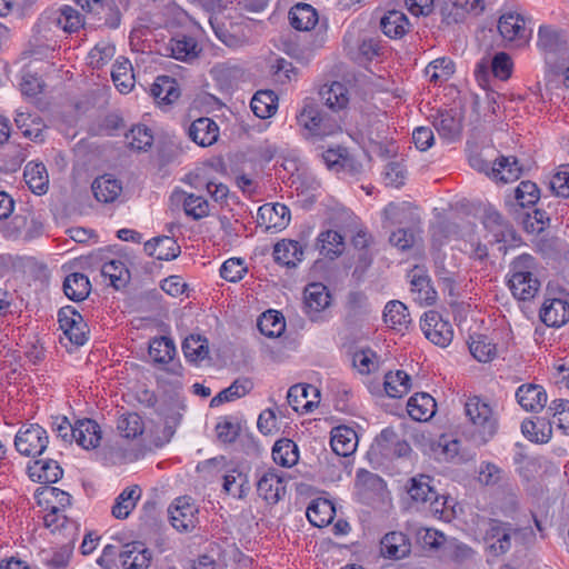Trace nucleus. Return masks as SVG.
Returning <instances> with one entry per match:
<instances>
[{
	"label": "nucleus",
	"instance_id": "22",
	"mask_svg": "<svg viewBox=\"0 0 569 569\" xmlns=\"http://www.w3.org/2000/svg\"><path fill=\"white\" fill-rule=\"evenodd\" d=\"M330 445L333 452L338 456L349 457L357 449L358 436L353 429L339 426L331 431Z\"/></svg>",
	"mask_w": 569,
	"mask_h": 569
},
{
	"label": "nucleus",
	"instance_id": "40",
	"mask_svg": "<svg viewBox=\"0 0 569 569\" xmlns=\"http://www.w3.org/2000/svg\"><path fill=\"white\" fill-rule=\"evenodd\" d=\"M141 497V489L138 486L127 487L117 498L112 506L111 513L117 519H126L136 508Z\"/></svg>",
	"mask_w": 569,
	"mask_h": 569
},
{
	"label": "nucleus",
	"instance_id": "47",
	"mask_svg": "<svg viewBox=\"0 0 569 569\" xmlns=\"http://www.w3.org/2000/svg\"><path fill=\"white\" fill-rule=\"evenodd\" d=\"M257 326L263 336L278 338L284 332L286 321L281 312L268 310L259 317Z\"/></svg>",
	"mask_w": 569,
	"mask_h": 569
},
{
	"label": "nucleus",
	"instance_id": "21",
	"mask_svg": "<svg viewBox=\"0 0 569 569\" xmlns=\"http://www.w3.org/2000/svg\"><path fill=\"white\" fill-rule=\"evenodd\" d=\"M72 439L84 449L97 448L101 440L100 426L91 419L79 420L73 427Z\"/></svg>",
	"mask_w": 569,
	"mask_h": 569
},
{
	"label": "nucleus",
	"instance_id": "35",
	"mask_svg": "<svg viewBox=\"0 0 569 569\" xmlns=\"http://www.w3.org/2000/svg\"><path fill=\"white\" fill-rule=\"evenodd\" d=\"M289 20L296 30L309 31L317 24L318 13L311 4L301 2L290 9Z\"/></svg>",
	"mask_w": 569,
	"mask_h": 569
},
{
	"label": "nucleus",
	"instance_id": "53",
	"mask_svg": "<svg viewBox=\"0 0 569 569\" xmlns=\"http://www.w3.org/2000/svg\"><path fill=\"white\" fill-rule=\"evenodd\" d=\"M117 430L122 438L134 439L143 433L144 423L138 413L128 412L118 418Z\"/></svg>",
	"mask_w": 569,
	"mask_h": 569
},
{
	"label": "nucleus",
	"instance_id": "6",
	"mask_svg": "<svg viewBox=\"0 0 569 569\" xmlns=\"http://www.w3.org/2000/svg\"><path fill=\"white\" fill-rule=\"evenodd\" d=\"M47 431L39 425H30L20 429L14 438V446L19 453L26 457L40 456L48 447Z\"/></svg>",
	"mask_w": 569,
	"mask_h": 569
},
{
	"label": "nucleus",
	"instance_id": "25",
	"mask_svg": "<svg viewBox=\"0 0 569 569\" xmlns=\"http://www.w3.org/2000/svg\"><path fill=\"white\" fill-rule=\"evenodd\" d=\"M483 226L488 231V242L500 243L506 242L509 237L512 236V229L508 222H506L501 214L496 210H487L483 217Z\"/></svg>",
	"mask_w": 569,
	"mask_h": 569
},
{
	"label": "nucleus",
	"instance_id": "10",
	"mask_svg": "<svg viewBox=\"0 0 569 569\" xmlns=\"http://www.w3.org/2000/svg\"><path fill=\"white\" fill-rule=\"evenodd\" d=\"M290 221V210L283 203H266L258 209L257 223L266 230L280 231Z\"/></svg>",
	"mask_w": 569,
	"mask_h": 569
},
{
	"label": "nucleus",
	"instance_id": "46",
	"mask_svg": "<svg viewBox=\"0 0 569 569\" xmlns=\"http://www.w3.org/2000/svg\"><path fill=\"white\" fill-rule=\"evenodd\" d=\"M91 284L87 276L74 272L69 274L63 282L64 295L73 301H82L90 293Z\"/></svg>",
	"mask_w": 569,
	"mask_h": 569
},
{
	"label": "nucleus",
	"instance_id": "34",
	"mask_svg": "<svg viewBox=\"0 0 569 569\" xmlns=\"http://www.w3.org/2000/svg\"><path fill=\"white\" fill-rule=\"evenodd\" d=\"M498 30L507 41L523 40L526 38L525 20L518 13H503L499 18Z\"/></svg>",
	"mask_w": 569,
	"mask_h": 569
},
{
	"label": "nucleus",
	"instance_id": "16",
	"mask_svg": "<svg viewBox=\"0 0 569 569\" xmlns=\"http://www.w3.org/2000/svg\"><path fill=\"white\" fill-rule=\"evenodd\" d=\"M118 556L124 569H148L152 558L141 542L127 543Z\"/></svg>",
	"mask_w": 569,
	"mask_h": 569
},
{
	"label": "nucleus",
	"instance_id": "49",
	"mask_svg": "<svg viewBox=\"0 0 569 569\" xmlns=\"http://www.w3.org/2000/svg\"><path fill=\"white\" fill-rule=\"evenodd\" d=\"M385 390L390 398H401L410 391L411 379L403 370L389 371L385 376Z\"/></svg>",
	"mask_w": 569,
	"mask_h": 569
},
{
	"label": "nucleus",
	"instance_id": "33",
	"mask_svg": "<svg viewBox=\"0 0 569 569\" xmlns=\"http://www.w3.org/2000/svg\"><path fill=\"white\" fill-rule=\"evenodd\" d=\"M31 41L37 47L53 48L57 43V30L44 10L38 17L33 28Z\"/></svg>",
	"mask_w": 569,
	"mask_h": 569
},
{
	"label": "nucleus",
	"instance_id": "37",
	"mask_svg": "<svg viewBox=\"0 0 569 569\" xmlns=\"http://www.w3.org/2000/svg\"><path fill=\"white\" fill-rule=\"evenodd\" d=\"M410 552V542L402 532L392 531L381 540V553L392 559L405 558Z\"/></svg>",
	"mask_w": 569,
	"mask_h": 569
},
{
	"label": "nucleus",
	"instance_id": "1",
	"mask_svg": "<svg viewBox=\"0 0 569 569\" xmlns=\"http://www.w3.org/2000/svg\"><path fill=\"white\" fill-rule=\"evenodd\" d=\"M465 415L471 426L470 437L477 446L486 445L498 430V419L491 406L478 396L465 402Z\"/></svg>",
	"mask_w": 569,
	"mask_h": 569
},
{
	"label": "nucleus",
	"instance_id": "42",
	"mask_svg": "<svg viewBox=\"0 0 569 569\" xmlns=\"http://www.w3.org/2000/svg\"><path fill=\"white\" fill-rule=\"evenodd\" d=\"M521 432L532 442L546 443L552 435V423L543 418L526 419L521 423Z\"/></svg>",
	"mask_w": 569,
	"mask_h": 569
},
{
	"label": "nucleus",
	"instance_id": "43",
	"mask_svg": "<svg viewBox=\"0 0 569 569\" xmlns=\"http://www.w3.org/2000/svg\"><path fill=\"white\" fill-rule=\"evenodd\" d=\"M320 253L328 259L338 258L345 250L343 237L336 230L321 232L317 239Z\"/></svg>",
	"mask_w": 569,
	"mask_h": 569
},
{
	"label": "nucleus",
	"instance_id": "63",
	"mask_svg": "<svg viewBox=\"0 0 569 569\" xmlns=\"http://www.w3.org/2000/svg\"><path fill=\"white\" fill-rule=\"evenodd\" d=\"M460 442L457 439H451L446 435H441L437 440L430 445L431 450L438 458L446 460L455 458L459 452Z\"/></svg>",
	"mask_w": 569,
	"mask_h": 569
},
{
	"label": "nucleus",
	"instance_id": "55",
	"mask_svg": "<svg viewBox=\"0 0 569 569\" xmlns=\"http://www.w3.org/2000/svg\"><path fill=\"white\" fill-rule=\"evenodd\" d=\"M433 126L440 137L449 140L457 138L461 130L460 120L456 118L451 111L440 112L436 117Z\"/></svg>",
	"mask_w": 569,
	"mask_h": 569
},
{
	"label": "nucleus",
	"instance_id": "52",
	"mask_svg": "<svg viewBox=\"0 0 569 569\" xmlns=\"http://www.w3.org/2000/svg\"><path fill=\"white\" fill-rule=\"evenodd\" d=\"M407 491L413 501L427 503L431 498H435L436 490L431 486L429 476L419 475L410 479Z\"/></svg>",
	"mask_w": 569,
	"mask_h": 569
},
{
	"label": "nucleus",
	"instance_id": "41",
	"mask_svg": "<svg viewBox=\"0 0 569 569\" xmlns=\"http://www.w3.org/2000/svg\"><path fill=\"white\" fill-rule=\"evenodd\" d=\"M336 513L333 505L327 499H316L307 508L306 515L310 523L321 528L331 522Z\"/></svg>",
	"mask_w": 569,
	"mask_h": 569
},
{
	"label": "nucleus",
	"instance_id": "32",
	"mask_svg": "<svg viewBox=\"0 0 569 569\" xmlns=\"http://www.w3.org/2000/svg\"><path fill=\"white\" fill-rule=\"evenodd\" d=\"M144 251L158 260H172L179 256L180 247L172 238L163 236L147 241Z\"/></svg>",
	"mask_w": 569,
	"mask_h": 569
},
{
	"label": "nucleus",
	"instance_id": "29",
	"mask_svg": "<svg viewBox=\"0 0 569 569\" xmlns=\"http://www.w3.org/2000/svg\"><path fill=\"white\" fill-rule=\"evenodd\" d=\"M91 188L96 199L103 203L116 201L122 192L121 182L111 174H103L96 178Z\"/></svg>",
	"mask_w": 569,
	"mask_h": 569
},
{
	"label": "nucleus",
	"instance_id": "57",
	"mask_svg": "<svg viewBox=\"0 0 569 569\" xmlns=\"http://www.w3.org/2000/svg\"><path fill=\"white\" fill-rule=\"evenodd\" d=\"M468 346L471 356H495L496 353L503 352L493 342L492 338L481 333L470 335Z\"/></svg>",
	"mask_w": 569,
	"mask_h": 569
},
{
	"label": "nucleus",
	"instance_id": "24",
	"mask_svg": "<svg viewBox=\"0 0 569 569\" xmlns=\"http://www.w3.org/2000/svg\"><path fill=\"white\" fill-rule=\"evenodd\" d=\"M436 401L427 392H417L407 402L408 415L416 421H428L436 413Z\"/></svg>",
	"mask_w": 569,
	"mask_h": 569
},
{
	"label": "nucleus",
	"instance_id": "45",
	"mask_svg": "<svg viewBox=\"0 0 569 569\" xmlns=\"http://www.w3.org/2000/svg\"><path fill=\"white\" fill-rule=\"evenodd\" d=\"M253 383L249 378H239L234 380L228 388L220 391L214 396L211 401V407H218L223 402L233 401L239 399L251 391Z\"/></svg>",
	"mask_w": 569,
	"mask_h": 569
},
{
	"label": "nucleus",
	"instance_id": "28",
	"mask_svg": "<svg viewBox=\"0 0 569 569\" xmlns=\"http://www.w3.org/2000/svg\"><path fill=\"white\" fill-rule=\"evenodd\" d=\"M14 123L23 137L33 141L43 140L46 124L39 116L19 109L16 111Z\"/></svg>",
	"mask_w": 569,
	"mask_h": 569
},
{
	"label": "nucleus",
	"instance_id": "59",
	"mask_svg": "<svg viewBox=\"0 0 569 569\" xmlns=\"http://www.w3.org/2000/svg\"><path fill=\"white\" fill-rule=\"evenodd\" d=\"M507 473L492 462L483 461L479 466L478 481L483 486H498L505 483Z\"/></svg>",
	"mask_w": 569,
	"mask_h": 569
},
{
	"label": "nucleus",
	"instance_id": "4",
	"mask_svg": "<svg viewBox=\"0 0 569 569\" xmlns=\"http://www.w3.org/2000/svg\"><path fill=\"white\" fill-rule=\"evenodd\" d=\"M331 305L329 289L321 282L309 283L303 291V311L313 321H322Z\"/></svg>",
	"mask_w": 569,
	"mask_h": 569
},
{
	"label": "nucleus",
	"instance_id": "11",
	"mask_svg": "<svg viewBox=\"0 0 569 569\" xmlns=\"http://www.w3.org/2000/svg\"><path fill=\"white\" fill-rule=\"evenodd\" d=\"M320 399V390L311 385H295L290 387L287 400L292 409L297 412H311L318 407Z\"/></svg>",
	"mask_w": 569,
	"mask_h": 569
},
{
	"label": "nucleus",
	"instance_id": "54",
	"mask_svg": "<svg viewBox=\"0 0 569 569\" xmlns=\"http://www.w3.org/2000/svg\"><path fill=\"white\" fill-rule=\"evenodd\" d=\"M455 72V64L448 58H438L425 69L428 80L435 84L447 81Z\"/></svg>",
	"mask_w": 569,
	"mask_h": 569
},
{
	"label": "nucleus",
	"instance_id": "14",
	"mask_svg": "<svg viewBox=\"0 0 569 569\" xmlns=\"http://www.w3.org/2000/svg\"><path fill=\"white\" fill-rule=\"evenodd\" d=\"M305 256L303 246L296 240L282 239L273 247L274 261L287 268H296Z\"/></svg>",
	"mask_w": 569,
	"mask_h": 569
},
{
	"label": "nucleus",
	"instance_id": "62",
	"mask_svg": "<svg viewBox=\"0 0 569 569\" xmlns=\"http://www.w3.org/2000/svg\"><path fill=\"white\" fill-rule=\"evenodd\" d=\"M356 486L362 492L380 493L383 491L386 483L378 475L360 469L357 472Z\"/></svg>",
	"mask_w": 569,
	"mask_h": 569
},
{
	"label": "nucleus",
	"instance_id": "12",
	"mask_svg": "<svg viewBox=\"0 0 569 569\" xmlns=\"http://www.w3.org/2000/svg\"><path fill=\"white\" fill-rule=\"evenodd\" d=\"M411 284V293L419 305L430 306L437 299V292L430 283L427 272L419 267H415L408 274Z\"/></svg>",
	"mask_w": 569,
	"mask_h": 569
},
{
	"label": "nucleus",
	"instance_id": "26",
	"mask_svg": "<svg viewBox=\"0 0 569 569\" xmlns=\"http://www.w3.org/2000/svg\"><path fill=\"white\" fill-rule=\"evenodd\" d=\"M87 23L97 28L118 29L121 24V12L114 0H104Z\"/></svg>",
	"mask_w": 569,
	"mask_h": 569
},
{
	"label": "nucleus",
	"instance_id": "2",
	"mask_svg": "<svg viewBox=\"0 0 569 569\" xmlns=\"http://www.w3.org/2000/svg\"><path fill=\"white\" fill-rule=\"evenodd\" d=\"M536 272L537 262L531 254L523 253L512 260L508 284L515 298L526 301L537 295L540 281Z\"/></svg>",
	"mask_w": 569,
	"mask_h": 569
},
{
	"label": "nucleus",
	"instance_id": "9",
	"mask_svg": "<svg viewBox=\"0 0 569 569\" xmlns=\"http://www.w3.org/2000/svg\"><path fill=\"white\" fill-rule=\"evenodd\" d=\"M513 527L510 522L498 519H489L485 532L488 549L493 556H501L511 549V536Z\"/></svg>",
	"mask_w": 569,
	"mask_h": 569
},
{
	"label": "nucleus",
	"instance_id": "18",
	"mask_svg": "<svg viewBox=\"0 0 569 569\" xmlns=\"http://www.w3.org/2000/svg\"><path fill=\"white\" fill-rule=\"evenodd\" d=\"M383 320L388 328L403 335L411 325L410 313L405 303L398 300L389 301L383 310Z\"/></svg>",
	"mask_w": 569,
	"mask_h": 569
},
{
	"label": "nucleus",
	"instance_id": "7",
	"mask_svg": "<svg viewBox=\"0 0 569 569\" xmlns=\"http://www.w3.org/2000/svg\"><path fill=\"white\" fill-rule=\"evenodd\" d=\"M425 337L436 346L445 348L450 345L453 337V330L448 321L433 310L425 312L420 322Z\"/></svg>",
	"mask_w": 569,
	"mask_h": 569
},
{
	"label": "nucleus",
	"instance_id": "5",
	"mask_svg": "<svg viewBox=\"0 0 569 569\" xmlns=\"http://www.w3.org/2000/svg\"><path fill=\"white\" fill-rule=\"evenodd\" d=\"M54 29L72 34L86 28L84 16L70 4L52 6L44 10Z\"/></svg>",
	"mask_w": 569,
	"mask_h": 569
},
{
	"label": "nucleus",
	"instance_id": "60",
	"mask_svg": "<svg viewBox=\"0 0 569 569\" xmlns=\"http://www.w3.org/2000/svg\"><path fill=\"white\" fill-rule=\"evenodd\" d=\"M151 365L156 369V379L159 382L164 381L169 375L182 376L183 368L179 358H152Z\"/></svg>",
	"mask_w": 569,
	"mask_h": 569
},
{
	"label": "nucleus",
	"instance_id": "44",
	"mask_svg": "<svg viewBox=\"0 0 569 569\" xmlns=\"http://www.w3.org/2000/svg\"><path fill=\"white\" fill-rule=\"evenodd\" d=\"M111 78L121 93H128L134 86L131 62L124 58L117 59L112 67Z\"/></svg>",
	"mask_w": 569,
	"mask_h": 569
},
{
	"label": "nucleus",
	"instance_id": "31",
	"mask_svg": "<svg viewBox=\"0 0 569 569\" xmlns=\"http://www.w3.org/2000/svg\"><path fill=\"white\" fill-rule=\"evenodd\" d=\"M382 32L391 39L402 38L410 29V22L405 12L389 10L380 20Z\"/></svg>",
	"mask_w": 569,
	"mask_h": 569
},
{
	"label": "nucleus",
	"instance_id": "61",
	"mask_svg": "<svg viewBox=\"0 0 569 569\" xmlns=\"http://www.w3.org/2000/svg\"><path fill=\"white\" fill-rule=\"evenodd\" d=\"M562 41L563 36L560 31L548 26H542L539 28L537 46L541 50L546 52H556Z\"/></svg>",
	"mask_w": 569,
	"mask_h": 569
},
{
	"label": "nucleus",
	"instance_id": "48",
	"mask_svg": "<svg viewBox=\"0 0 569 569\" xmlns=\"http://www.w3.org/2000/svg\"><path fill=\"white\" fill-rule=\"evenodd\" d=\"M101 276L109 279L110 284L117 290L124 288L130 280V272L120 259H113L103 263Z\"/></svg>",
	"mask_w": 569,
	"mask_h": 569
},
{
	"label": "nucleus",
	"instance_id": "64",
	"mask_svg": "<svg viewBox=\"0 0 569 569\" xmlns=\"http://www.w3.org/2000/svg\"><path fill=\"white\" fill-rule=\"evenodd\" d=\"M549 410L553 413V423L563 433H569V400L556 399L551 402Z\"/></svg>",
	"mask_w": 569,
	"mask_h": 569
},
{
	"label": "nucleus",
	"instance_id": "39",
	"mask_svg": "<svg viewBox=\"0 0 569 569\" xmlns=\"http://www.w3.org/2000/svg\"><path fill=\"white\" fill-rule=\"evenodd\" d=\"M29 475L39 482L54 483L62 477L63 471L54 460H36L29 466Z\"/></svg>",
	"mask_w": 569,
	"mask_h": 569
},
{
	"label": "nucleus",
	"instance_id": "36",
	"mask_svg": "<svg viewBox=\"0 0 569 569\" xmlns=\"http://www.w3.org/2000/svg\"><path fill=\"white\" fill-rule=\"evenodd\" d=\"M521 168L515 157H500L495 161L490 170L489 177L496 181L505 183L519 179Z\"/></svg>",
	"mask_w": 569,
	"mask_h": 569
},
{
	"label": "nucleus",
	"instance_id": "58",
	"mask_svg": "<svg viewBox=\"0 0 569 569\" xmlns=\"http://www.w3.org/2000/svg\"><path fill=\"white\" fill-rule=\"evenodd\" d=\"M126 140L131 149L147 151L153 143V134L148 127L139 124L126 134Z\"/></svg>",
	"mask_w": 569,
	"mask_h": 569
},
{
	"label": "nucleus",
	"instance_id": "17",
	"mask_svg": "<svg viewBox=\"0 0 569 569\" xmlns=\"http://www.w3.org/2000/svg\"><path fill=\"white\" fill-rule=\"evenodd\" d=\"M516 398L526 411L539 412L547 403L546 390L535 383L521 385L516 391Z\"/></svg>",
	"mask_w": 569,
	"mask_h": 569
},
{
	"label": "nucleus",
	"instance_id": "8",
	"mask_svg": "<svg viewBox=\"0 0 569 569\" xmlns=\"http://www.w3.org/2000/svg\"><path fill=\"white\" fill-rule=\"evenodd\" d=\"M198 508L189 497H179L168 508L173 528L180 532H190L198 525Z\"/></svg>",
	"mask_w": 569,
	"mask_h": 569
},
{
	"label": "nucleus",
	"instance_id": "27",
	"mask_svg": "<svg viewBox=\"0 0 569 569\" xmlns=\"http://www.w3.org/2000/svg\"><path fill=\"white\" fill-rule=\"evenodd\" d=\"M151 96L159 106L168 107L180 97V90L176 79L169 76H160L152 83Z\"/></svg>",
	"mask_w": 569,
	"mask_h": 569
},
{
	"label": "nucleus",
	"instance_id": "30",
	"mask_svg": "<svg viewBox=\"0 0 569 569\" xmlns=\"http://www.w3.org/2000/svg\"><path fill=\"white\" fill-rule=\"evenodd\" d=\"M23 178L33 193L41 196L48 191L49 176L42 162H28L24 167Z\"/></svg>",
	"mask_w": 569,
	"mask_h": 569
},
{
	"label": "nucleus",
	"instance_id": "51",
	"mask_svg": "<svg viewBox=\"0 0 569 569\" xmlns=\"http://www.w3.org/2000/svg\"><path fill=\"white\" fill-rule=\"evenodd\" d=\"M272 458L277 465L292 467L299 459L298 447L290 439H280L276 441L272 448Z\"/></svg>",
	"mask_w": 569,
	"mask_h": 569
},
{
	"label": "nucleus",
	"instance_id": "3",
	"mask_svg": "<svg viewBox=\"0 0 569 569\" xmlns=\"http://www.w3.org/2000/svg\"><path fill=\"white\" fill-rule=\"evenodd\" d=\"M298 124L317 139L335 136L341 132L340 120L325 113L312 100H305L303 107L297 114Z\"/></svg>",
	"mask_w": 569,
	"mask_h": 569
},
{
	"label": "nucleus",
	"instance_id": "38",
	"mask_svg": "<svg viewBox=\"0 0 569 569\" xmlns=\"http://www.w3.org/2000/svg\"><path fill=\"white\" fill-rule=\"evenodd\" d=\"M250 107L256 117L268 119L277 112L278 96L271 90H259L253 94Z\"/></svg>",
	"mask_w": 569,
	"mask_h": 569
},
{
	"label": "nucleus",
	"instance_id": "50",
	"mask_svg": "<svg viewBox=\"0 0 569 569\" xmlns=\"http://www.w3.org/2000/svg\"><path fill=\"white\" fill-rule=\"evenodd\" d=\"M168 50L172 58L187 61L198 56V43L192 37L178 36L170 40Z\"/></svg>",
	"mask_w": 569,
	"mask_h": 569
},
{
	"label": "nucleus",
	"instance_id": "23",
	"mask_svg": "<svg viewBox=\"0 0 569 569\" xmlns=\"http://www.w3.org/2000/svg\"><path fill=\"white\" fill-rule=\"evenodd\" d=\"M172 199L177 203H181L184 213L194 220L202 219L209 214V203L201 197L193 193H187L183 190H176Z\"/></svg>",
	"mask_w": 569,
	"mask_h": 569
},
{
	"label": "nucleus",
	"instance_id": "13",
	"mask_svg": "<svg viewBox=\"0 0 569 569\" xmlns=\"http://www.w3.org/2000/svg\"><path fill=\"white\" fill-rule=\"evenodd\" d=\"M257 491L267 503L274 505L286 493V485L274 470H268L259 478Z\"/></svg>",
	"mask_w": 569,
	"mask_h": 569
},
{
	"label": "nucleus",
	"instance_id": "19",
	"mask_svg": "<svg viewBox=\"0 0 569 569\" xmlns=\"http://www.w3.org/2000/svg\"><path fill=\"white\" fill-rule=\"evenodd\" d=\"M540 318L548 327H561L569 320V303L563 299H547L540 310Z\"/></svg>",
	"mask_w": 569,
	"mask_h": 569
},
{
	"label": "nucleus",
	"instance_id": "15",
	"mask_svg": "<svg viewBox=\"0 0 569 569\" xmlns=\"http://www.w3.org/2000/svg\"><path fill=\"white\" fill-rule=\"evenodd\" d=\"M189 138L200 147H209L219 138V127L210 118L194 120L188 128Z\"/></svg>",
	"mask_w": 569,
	"mask_h": 569
},
{
	"label": "nucleus",
	"instance_id": "56",
	"mask_svg": "<svg viewBox=\"0 0 569 569\" xmlns=\"http://www.w3.org/2000/svg\"><path fill=\"white\" fill-rule=\"evenodd\" d=\"M116 54V47L109 40L99 41L88 54V63L93 69H100L109 63Z\"/></svg>",
	"mask_w": 569,
	"mask_h": 569
},
{
	"label": "nucleus",
	"instance_id": "20",
	"mask_svg": "<svg viewBox=\"0 0 569 569\" xmlns=\"http://www.w3.org/2000/svg\"><path fill=\"white\" fill-rule=\"evenodd\" d=\"M319 94L325 104L333 111L346 109L350 101V90L339 81L323 84Z\"/></svg>",
	"mask_w": 569,
	"mask_h": 569
}]
</instances>
